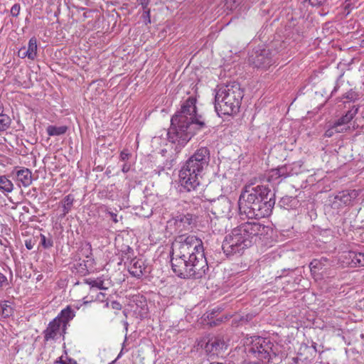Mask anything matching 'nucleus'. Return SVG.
<instances>
[{"instance_id": "f257e3e1", "label": "nucleus", "mask_w": 364, "mask_h": 364, "mask_svg": "<svg viewBox=\"0 0 364 364\" xmlns=\"http://www.w3.org/2000/svg\"><path fill=\"white\" fill-rule=\"evenodd\" d=\"M196 98L189 97L171 117L168 138L169 141L177 143L180 147L186 144L197 130L205 127L202 116L196 113Z\"/></svg>"}, {"instance_id": "f03ea898", "label": "nucleus", "mask_w": 364, "mask_h": 364, "mask_svg": "<svg viewBox=\"0 0 364 364\" xmlns=\"http://www.w3.org/2000/svg\"><path fill=\"white\" fill-rule=\"evenodd\" d=\"M272 231L269 226L247 222L233 228L223 242L222 249L228 256L242 255L245 250L257 240H262Z\"/></svg>"}, {"instance_id": "7ed1b4c3", "label": "nucleus", "mask_w": 364, "mask_h": 364, "mask_svg": "<svg viewBox=\"0 0 364 364\" xmlns=\"http://www.w3.org/2000/svg\"><path fill=\"white\" fill-rule=\"evenodd\" d=\"M210 151L200 147L186 161L179 172L181 185L187 191H196L200 186L201 173L208 166Z\"/></svg>"}, {"instance_id": "20e7f679", "label": "nucleus", "mask_w": 364, "mask_h": 364, "mask_svg": "<svg viewBox=\"0 0 364 364\" xmlns=\"http://www.w3.org/2000/svg\"><path fill=\"white\" fill-rule=\"evenodd\" d=\"M191 257L171 255V263L173 272L183 279H200L208 274L209 267L206 258L200 253Z\"/></svg>"}, {"instance_id": "39448f33", "label": "nucleus", "mask_w": 364, "mask_h": 364, "mask_svg": "<svg viewBox=\"0 0 364 364\" xmlns=\"http://www.w3.org/2000/svg\"><path fill=\"white\" fill-rule=\"evenodd\" d=\"M243 96V91L236 82L220 86L215 97V109L218 114L230 115L237 113Z\"/></svg>"}, {"instance_id": "423d86ee", "label": "nucleus", "mask_w": 364, "mask_h": 364, "mask_svg": "<svg viewBox=\"0 0 364 364\" xmlns=\"http://www.w3.org/2000/svg\"><path fill=\"white\" fill-rule=\"evenodd\" d=\"M245 196V193H241L239 198L238 206L240 214H244L249 218H262L270 215L274 206V202L271 200V198L266 203L259 201L257 198L252 203L247 200ZM250 202H252V200Z\"/></svg>"}, {"instance_id": "0eeeda50", "label": "nucleus", "mask_w": 364, "mask_h": 364, "mask_svg": "<svg viewBox=\"0 0 364 364\" xmlns=\"http://www.w3.org/2000/svg\"><path fill=\"white\" fill-rule=\"evenodd\" d=\"M245 196V193H241L239 198L238 206L240 214H244L249 218H262L270 215L274 206V202L271 200V198L266 203L259 201L257 198L252 203L247 200ZM250 202H252V200Z\"/></svg>"}, {"instance_id": "6e6552de", "label": "nucleus", "mask_w": 364, "mask_h": 364, "mask_svg": "<svg viewBox=\"0 0 364 364\" xmlns=\"http://www.w3.org/2000/svg\"><path fill=\"white\" fill-rule=\"evenodd\" d=\"M175 245L178 246L172 255H182L183 257L198 255L205 257L203 242L195 235H181L176 238Z\"/></svg>"}, {"instance_id": "1a4fd4ad", "label": "nucleus", "mask_w": 364, "mask_h": 364, "mask_svg": "<svg viewBox=\"0 0 364 364\" xmlns=\"http://www.w3.org/2000/svg\"><path fill=\"white\" fill-rule=\"evenodd\" d=\"M247 352L259 360L268 362L277 355V346L270 340L258 337L254 340L248 348Z\"/></svg>"}, {"instance_id": "9d476101", "label": "nucleus", "mask_w": 364, "mask_h": 364, "mask_svg": "<svg viewBox=\"0 0 364 364\" xmlns=\"http://www.w3.org/2000/svg\"><path fill=\"white\" fill-rule=\"evenodd\" d=\"M242 193H245V198H247V201L250 203L252 200V203L259 198V201H269L271 198V200L275 203V193L271 190L268 186L265 185H257L252 186L251 185L245 186L244 191Z\"/></svg>"}, {"instance_id": "9b49d317", "label": "nucleus", "mask_w": 364, "mask_h": 364, "mask_svg": "<svg viewBox=\"0 0 364 364\" xmlns=\"http://www.w3.org/2000/svg\"><path fill=\"white\" fill-rule=\"evenodd\" d=\"M248 62L253 67L262 69H267L274 63L272 51L262 48H257L252 50L248 57Z\"/></svg>"}, {"instance_id": "f8f14e48", "label": "nucleus", "mask_w": 364, "mask_h": 364, "mask_svg": "<svg viewBox=\"0 0 364 364\" xmlns=\"http://www.w3.org/2000/svg\"><path fill=\"white\" fill-rule=\"evenodd\" d=\"M198 346L203 348L210 355H218L227 349L228 345L222 335L208 336L203 338Z\"/></svg>"}, {"instance_id": "ddd939ff", "label": "nucleus", "mask_w": 364, "mask_h": 364, "mask_svg": "<svg viewBox=\"0 0 364 364\" xmlns=\"http://www.w3.org/2000/svg\"><path fill=\"white\" fill-rule=\"evenodd\" d=\"M211 212L218 218H229L231 210V201L225 196H221L217 199L211 200Z\"/></svg>"}, {"instance_id": "4468645a", "label": "nucleus", "mask_w": 364, "mask_h": 364, "mask_svg": "<svg viewBox=\"0 0 364 364\" xmlns=\"http://www.w3.org/2000/svg\"><path fill=\"white\" fill-rule=\"evenodd\" d=\"M173 220L178 232H183L193 228L196 223V217L191 213H180L173 217Z\"/></svg>"}, {"instance_id": "2eb2a0df", "label": "nucleus", "mask_w": 364, "mask_h": 364, "mask_svg": "<svg viewBox=\"0 0 364 364\" xmlns=\"http://www.w3.org/2000/svg\"><path fill=\"white\" fill-rule=\"evenodd\" d=\"M129 272L136 278H141L142 276L150 272V268L146 264L142 258H132L128 266Z\"/></svg>"}, {"instance_id": "dca6fc26", "label": "nucleus", "mask_w": 364, "mask_h": 364, "mask_svg": "<svg viewBox=\"0 0 364 364\" xmlns=\"http://www.w3.org/2000/svg\"><path fill=\"white\" fill-rule=\"evenodd\" d=\"M358 107L353 106L349 109L345 115H343L333 124V128L336 129L337 133L344 132L349 129V127L346 126L358 114Z\"/></svg>"}, {"instance_id": "f3484780", "label": "nucleus", "mask_w": 364, "mask_h": 364, "mask_svg": "<svg viewBox=\"0 0 364 364\" xmlns=\"http://www.w3.org/2000/svg\"><path fill=\"white\" fill-rule=\"evenodd\" d=\"M61 326L60 321L58 318H55L51 321L48 327L43 331L44 340L48 341L50 340H55L58 335H60Z\"/></svg>"}, {"instance_id": "a211bd4d", "label": "nucleus", "mask_w": 364, "mask_h": 364, "mask_svg": "<svg viewBox=\"0 0 364 364\" xmlns=\"http://www.w3.org/2000/svg\"><path fill=\"white\" fill-rule=\"evenodd\" d=\"M75 316L74 310L70 306H67L65 309H63L60 314L56 317L59 318L60 323L63 325L62 330L64 333H65V328L68 323L72 320Z\"/></svg>"}, {"instance_id": "6ab92c4d", "label": "nucleus", "mask_w": 364, "mask_h": 364, "mask_svg": "<svg viewBox=\"0 0 364 364\" xmlns=\"http://www.w3.org/2000/svg\"><path fill=\"white\" fill-rule=\"evenodd\" d=\"M18 181L21 182L24 187L30 186L32 183L31 172L28 168H23L16 172Z\"/></svg>"}, {"instance_id": "aec40b11", "label": "nucleus", "mask_w": 364, "mask_h": 364, "mask_svg": "<svg viewBox=\"0 0 364 364\" xmlns=\"http://www.w3.org/2000/svg\"><path fill=\"white\" fill-rule=\"evenodd\" d=\"M358 196L357 191H343L339 192L336 196L335 199L340 200L345 205L350 203L353 198H356Z\"/></svg>"}, {"instance_id": "412c9836", "label": "nucleus", "mask_w": 364, "mask_h": 364, "mask_svg": "<svg viewBox=\"0 0 364 364\" xmlns=\"http://www.w3.org/2000/svg\"><path fill=\"white\" fill-rule=\"evenodd\" d=\"M27 58L31 60H34L37 55V41L35 37H32L28 45V48L26 49V55Z\"/></svg>"}, {"instance_id": "4be33fe9", "label": "nucleus", "mask_w": 364, "mask_h": 364, "mask_svg": "<svg viewBox=\"0 0 364 364\" xmlns=\"http://www.w3.org/2000/svg\"><path fill=\"white\" fill-rule=\"evenodd\" d=\"M348 257L354 265L364 266V252L350 251Z\"/></svg>"}, {"instance_id": "5701e85b", "label": "nucleus", "mask_w": 364, "mask_h": 364, "mask_svg": "<svg viewBox=\"0 0 364 364\" xmlns=\"http://www.w3.org/2000/svg\"><path fill=\"white\" fill-rule=\"evenodd\" d=\"M74 201V198L71 195H68L62 201L63 204V214L62 218L65 217L71 210Z\"/></svg>"}, {"instance_id": "b1692460", "label": "nucleus", "mask_w": 364, "mask_h": 364, "mask_svg": "<svg viewBox=\"0 0 364 364\" xmlns=\"http://www.w3.org/2000/svg\"><path fill=\"white\" fill-rule=\"evenodd\" d=\"M67 129L66 126L55 127L50 125L47 127V133L49 136H59L65 134Z\"/></svg>"}, {"instance_id": "393cba45", "label": "nucleus", "mask_w": 364, "mask_h": 364, "mask_svg": "<svg viewBox=\"0 0 364 364\" xmlns=\"http://www.w3.org/2000/svg\"><path fill=\"white\" fill-rule=\"evenodd\" d=\"M85 283L89 284L90 286V288L91 289L94 287H96L99 289H107V287H105L104 286V281L100 279H85Z\"/></svg>"}, {"instance_id": "a878e982", "label": "nucleus", "mask_w": 364, "mask_h": 364, "mask_svg": "<svg viewBox=\"0 0 364 364\" xmlns=\"http://www.w3.org/2000/svg\"><path fill=\"white\" fill-rule=\"evenodd\" d=\"M0 188L11 192L13 190V183L5 176H0Z\"/></svg>"}, {"instance_id": "bb28decb", "label": "nucleus", "mask_w": 364, "mask_h": 364, "mask_svg": "<svg viewBox=\"0 0 364 364\" xmlns=\"http://www.w3.org/2000/svg\"><path fill=\"white\" fill-rule=\"evenodd\" d=\"M1 314L4 318L9 317L13 314L12 307L8 304L7 301H4L0 304Z\"/></svg>"}, {"instance_id": "cd10ccee", "label": "nucleus", "mask_w": 364, "mask_h": 364, "mask_svg": "<svg viewBox=\"0 0 364 364\" xmlns=\"http://www.w3.org/2000/svg\"><path fill=\"white\" fill-rule=\"evenodd\" d=\"M11 124V119L6 114H0V132L7 129Z\"/></svg>"}, {"instance_id": "c85d7f7f", "label": "nucleus", "mask_w": 364, "mask_h": 364, "mask_svg": "<svg viewBox=\"0 0 364 364\" xmlns=\"http://www.w3.org/2000/svg\"><path fill=\"white\" fill-rule=\"evenodd\" d=\"M41 244L44 248L48 249L53 247V241L51 237L48 238L45 235H41Z\"/></svg>"}, {"instance_id": "c756f323", "label": "nucleus", "mask_w": 364, "mask_h": 364, "mask_svg": "<svg viewBox=\"0 0 364 364\" xmlns=\"http://www.w3.org/2000/svg\"><path fill=\"white\" fill-rule=\"evenodd\" d=\"M277 170L279 171V176H280L281 178L288 177L291 174V169L286 165L277 168Z\"/></svg>"}, {"instance_id": "7c9ffc66", "label": "nucleus", "mask_w": 364, "mask_h": 364, "mask_svg": "<svg viewBox=\"0 0 364 364\" xmlns=\"http://www.w3.org/2000/svg\"><path fill=\"white\" fill-rule=\"evenodd\" d=\"M280 176H279V171L277 168L272 169L269 171L267 181L269 182H274L277 179L280 178Z\"/></svg>"}, {"instance_id": "2f4dec72", "label": "nucleus", "mask_w": 364, "mask_h": 364, "mask_svg": "<svg viewBox=\"0 0 364 364\" xmlns=\"http://www.w3.org/2000/svg\"><path fill=\"white\" fill-rule=\"evenodd\" d=\"M323 260L326 262V258H322L321 260L314 259V261H312L310 263L311 269V270H313L314 269H322V261Z\"/></svg>"}, {"instance_id": "473e14b6", "label": "nucleus", "mask_w": 364, "mask_h": 364, "mask_svg": "<svg viewBox=\"0 0 364 364\" xmlns=\"http://www.w3.org/2000/svg\"><path fill=\"white\" fill-rule=\"evenodd\" d=\"M141 18H143V21L145 24H148L151 23V18H150V9L146 8L144 9L143 14L141 15Z\"/></svg>"}, {"instance_id": "72a5a7b5", "label": "nucleus", "mask_w": 364, "mask_h": 364, "mask_svg": "<svg viewBox=\"0 0 364 364\" xmlns=\"http://www.w3.org/2000/svg\"><path fill=\"white\" fill-rule=\"evenodd\" d=\"M21 6L19 4H15L11 9L10 13L13 17H18L20 13Z\"/></svg>"}, {"instance_id": "f704fd0d", "label": "nucleus", "mask_w": 364, "mask_h": 364, "mask_svg": "<svg viewBox=\"0 0 364 364\" xmlns=\"http://www.w3.org/2000/svg\"><path fill=\"white\" fill-rule=\"evenodd\" d=\"M294 199L292 198V197L284 196L281 198V200L279 201V204L281 206H284H284H290V203Z\"/></svg>"}, {"instance_id": "c9c22d12", "label": "nucleus", "mask_w": 364, "mask_h": 364, "mask_svg": "<svg viewBox=\"0 0 364 364\" xmlns=\"http://www.w3.org/2000/svg\"><path fill=\"white\" fill-rule=\"evenodd\" d=\"M308 1L312 6H320L324 4L326 0H305Z\"/></svg>"}, {"instance_id": "e433bc0d", "label": "nucleus", "mask_w": 364, "mask_h": 364, "mask_svg": "<svg viewBox=\"0 0 364 364\" xmlns=\"http://www.w3.org/2000/svg\"><path fill=\"white\" fill-rule=\"evenodd\" d=\"M334 132H336L337 133V131H336V128H333V124L331 126V127L330 129H328L326 132H325V136H327V137H331L333 136V133Z\"/></svg>"}, {"instance_id": "4c0bfd02", "label": "nucleus", "mask_w": 364, "mask_h": 364, "mask_svg": "<svg viewBox=\"0 0 364 364\" xmlns=\"http://www.w3.org/2000/svg\"><path fill=\"white\" fill-rule=\"evenodd\" d=\"M130 154L127 151L124 150L120 153V159L122 161H124L129 159Z\"/></svg>"}, {"instance_id": "58836bf2", "label": "nucleus", "mask_w": 364, "mask_h": 364, "mask_svg": "<svg viewBox=\"0 0 364 364\" xmlns=\"http://www.w3.org/2000/svg\"><path fill=\"white\" fill-rule=\"evenodd\" d=\"M96 300L103 302L106 300V294L102 292H100L96 296Z\"/></svg>"}, {"instance_id": "ea45409f", "label": "nucleus", "mask_w": 364, "mask_h": 364, "mask_svg": "<svg viewBox=\"0 0 364 364\" xmlns=\"http://www.w3.org/2000/svg\"><path fill=\"white\" fill-rule=\"evenodd\" d=\"M111 306L113 309L120 310L122 309V305L118 301H114L111 303Z\"/></svg>"}, {"instance_id": "a19ab883", "label": "nucleus", "mask_w": 364, "mask_h": 364, "mask_svg": "<svg viewBox=\"0 0 364 364\" xmlns=\"http://www.w3.org/2000/svg\"><path fill=\"white\" fill-rule=\"evenodd\" d=\"M26 55V48L23 47L18 51V56H20L22 58H24L27 57V55Z\"/></svg>"}, {"instance_id": "79ce46f5", "label": "nucleus", "mask_w": 364, "mask_h": 364, "mask_svg": "<svg viewBox=\"0 0 364 364\" xmlns=\"http://www.w3.org/2000/svg\"><path fill=\"white\" fill-rule=\"evenodd\" d=\"M6 281V277L3 274L0 273V286H2Z\"/></svg>"}, {"instance_id": "37998d69", "label": "nucleus", "mask_w": 364, "mask_h": 364, "mask_svg": "<svg viewBox=\"0 0 364 364\" xmlns=\"http://www.w3.org/2000/svg\"><path fill=\"white\" fill-rule=\"evenodd\" d=\"M127 252L125 253V255H127V259H129L131 258V255H129V253H132L133 250L131 247H129V246L127 247Z\"/></svg>"}, {"instance_id": "c03bdc74", "label": "nucleus", "mask_w": 364, "mask_h": 364, "mask_svg": "<svg viewBox=\"0 0 364 364\" xmlns=\"http://www.w3.org/2000/svg\"><path fill=\"white\" fill-rule=\"evenodd\" d=\"M129 169H130L129 165H127V164H125L123 165L122 171L124 173H127L129 171Z\"/></svg>"}, {"instance_id": "a18cd8bd", "label": "nucleus", "mask_w": 364, "mask_h": 364, "mask_svg": "<svg viewBox=\"0 0 364 364\" xmlns=\"http://www.w3.org/2000/svg\"><path fill=\"white\" fill-rule=\"evenodd\" d=\"M111 215V218H112V220L114 222V223H117L118 222V219H117V215L114 213H110Z\"/></svg>"}, {"instance_id": "49530a36", "label": "nucleus", "mask_w": 364, "mask_h": 364, "mask_svg": "<svg viewBox=\"0 0 364 364\" xmlns=\"http://www.w3.org/2000/svg\"><path fill=\"white\" fill-rule=\"evenodd\" d=\"M26 247L28 250H31L33 249V244L31 242V241H26Z\"/></svg>"}, {"instance_id": "de8ad7c7", "label": "nucleus", "mask_w": 364, "mask_h": 364, "mask_svg": "<svg viewBox=\"0 0 364 364\" xmlns=\"http://www.w3.org/2000/svg\"><path fill=\"white\" fill-rule=\"evenodd\" d=\"M139 1L142 5L143 9H146L147 4H148V0H139Z\"/></svg>"}, {"instance_id": "09e8293b", "label": "nucleus", "mask_w": 364, "mask_h": 364, "mask_svg": "<svg viewBox=\"0 0 364 364\" xmlns=\"http://www.w3.org/2000/svg\"><path fill=\"white\" fill-rule=\"evenodd\" d=\"M230 3H232L233 4H239L240 2L239 0H227V1H226L227 4H229Z\"/></svg>"}, {"instance_id": "8fccbe9b", "label": "nucleus", "mask_w": 364, "mask_h": 364, "mask_svg": "<svg viewBox=\"0 0 364 364\" xmlns=\"http://www.w3.org/2000/svg\"><path fill=\"white\" fill-rule=\"evenodd\" d=\"M59 363H60V364H76V362H73H73L71 361V360H70L69 363H67L66 361L63 360L62 359H60Z\"/></svg>"}, {"instance_id": "3c124183", "label": "nucleus", "mask_w": 364, "mask_h": 364, "mask_svg": "<svg viewBox=\"0 0 364 364\" xmlns=\"http://www.w3.org/2000/svg\"><path fill=\"white\" fill-rule=\"evenodd\" d=\"M242 364H261L260 362H246L245 360Z\"/></svg>"}, {"instance_id": "603ef678", "label": "nucleus", "mask_w": 364, "mask_h": 364, "mask_svg": "<svg viewBox=\"0 0 364 364\" xmlns=\"http://www.w3.org/2000/svg\"><path fill=\"white\" fill-rule=\"evenodd\" d=\"M105 306L106 307H108L109 306V303L107 301L106 304H105Z\"/></svg>"}]
</instances>
